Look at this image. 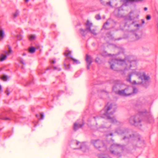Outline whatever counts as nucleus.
<instances>
[{"instance_id":"1","label":"nucleus","mask_w":158,"mask_h":158,"mask_svg":"<svg viewBox=\"0 0 158 158\" xmlns=\"http://www.w3.org/2000/svg\"><path fill=\"white\" fill-rule=\"evenodd\" d=\"M135 61L134 57L130 56L125 57L124 59H112L109 62L112 69L116 71H125L129 69L131 66V63Z\"/></svg>"},{"instance_id":"48","label":"nucleus","mask_w":158,"mask_h":158,"mask_svg":"<svg viewBox=\"0 0 158 158\" xmlns=\"http://www.w3.org/2000/svg\"><path fill=\"white\" fill-rule=\"evenodd\" d=\"M110 136H113V133H110Z\"/></svg>"},{"instance_id":"31","label":"nucleus","mask_w":158,"mask_h":158,"mask_svg":"<svg viewBox=\"0 0 158 158\" xmlns=\"http://www.w3.org/2000/svg\"><path fill=\"white\" fill-rule=\"evenodd\" d=\"M106 0H99L100 3L102 5L105 6L106 2Z\"/></svg>"},{"instance_id":"18","label":"nucleus","mask_w":158,"mask_h":158,"mask_svg":"<svg viewBox=\"0 0 158 158\" xmlns=\"http://www.w3.org/2000/svg\"><path fill=\"white\" fill-rule=\"evenodd\" d=\"M28 37L30 40L31 41L35 40L36 37L35 35H30L28 36Z\"/></svg>"},{"instance_id":"5","label":"nucleus","mask_w":158,"mask_h":158,"mask_svg":"<svg viewBox=\"0 0 158 158\" xmlns=\"http://www.w3.org/2000/svg\"><path fill=\"white\" fill-rule=\"evenodd\" d=\"M91 143L98 150L104 151L107 149V147L109 144L107 141L104 142L99 139H93L91 141Z\"/></svg>"},{"instance_id":"11","label":"nucleus","mask_w":158,"mask_h":158,"mask_svg":"<svg viewBox=\"0 0 158 158\" xmlns=\"http://www.w3.org/2000/svg\"><path fill=\"white\" fill-rule=\"evenodd\" d=\"M143 112H141L140 114H143V117L149 123H152L154 122V119L151 115L149 111H147L145 110H143Z\"/></svg>"},{"instance_id":"27","label":"nucleus","mask_w":158,"mask_h":158,"mask_svg":"<svg viewBox=\"0 0 158 158\" xmlns=\"http://www.w3.org/2000/svg\"><path fill=\"white\" fill-rule=\"evenodd\" d=\"M71 59L76 64H78L80 63V62L78 60H76L73 58H72Z\"/></svg>"},{"instance_id":"42","label":"nucleus","mask_w":158,"mask_h":158,"mask_svg":"<svg viewBox=\"0 0 158 158\" xmlns=\"http://www.w3.org/2000/svg\"><path fill=\"white\" fill-rule=\"evenodd\" d=\"M99 59L98 58H96L95 59V61L96 62L98 63L99 61Z\"/></svg>"},{"instance_id":"35","label":"nucleus","mask_w":158,"mask_h":158,"mask_svg":"<svg viewBox=\"0 0 158 158\" xmlns=\"http://www.w3.org/2000/svg\"><path fill=\"white\" fill-rule=\"evenodd\" d=\"M5 93L7 95H8L9 94L10 92L9 91V90L8 88H6V90L5 91Z\"/></svg>"},{"instance_id":"29","label":"nucleus","mask_w":158,"mask_h":158,"mask_svg":"<svg viewBox=\"0 0 158 158\" xmlns=\"http://www.w3.org/2000/svg\"><path fill=\"white\" fill-rule=\"evenodd\" d=\"M98 157L99 158H111L109 156L106 157L102 154L99 155Z\"/></svg>"},{"instance_id":"19","label":"nucleus","mask_w":158,"mask_h":158,"mask_svg":"<svg viewBox=\"0 0 158 158\" xmlns=\"http://www.w3.org/2000/svg\"><path fill=\"white\" fill-rule=\"evenodd\" d=\"M35 51V48L34 47H31L29 48L28 51L31 53H33Z\"/></svg>"},{"instance_id":"54","label":"nucleus","mask_w":158,"mask_h":158,"mask_svg":"<svg viewBox=\"0 0 158 158\" xmlns=\"http://www.w3.org/2000/svg\"><path fill=\"white\" fill-rule=\"evenodd\" d=\"M36 117H37V118H38V117H39V115H38V114H36Z\"/></svg>"},{"instance_id":"26","label":"nucleus","mask_w":158,"mask_h":158,"mask_svg":"<svg viewBox=\"0 0 158 158\" xmlns=\"http://www.w3.org/2000/svg\"><path fill=\"white\" fill-rule=\"evenodd\" d=\"M0 118L2 119L5 120H11V119H13V118H8V117H4L2 116H1Z\"/></svg>"},{"instance_id":"25","label":"nucleus","mask_w":158,"mask_h":158,"mask_svg":"<svg viewBox=\"0 0 158 158\" xmlns=\"http://www.w3.org/2000/svg\"><path fill=\"white\" fill-rule=\"evenodd\" d=\"M8 78V76L5 75H3L1 77V78L4 81H6Z\"/></svg>"},{"instance_id":"36","label":"nucleus","mask_w":158,"mask_h":158,"mask_svg":"<svg viewBox=\"0 0 158 158\" xmlns=\"http://www.w3.org/2000/svg\"><path fill=\"white\" fill-rule=\"evenodd\" d=\"M101 94H102L103 95L104 94H107V93L105 91L103 90H102L101 91Z\"/></svg>"},{"instance_id":"6","label":"nucleus","mask_w":158,"mask_h":158,"mask_svg":"<svg viewBox=\"0 0 158 158\" xmlns=\"http://www.w3.org/2000/svg\"><path fill=\"white\" fill-rule=\"evenodd\" d=\"M141 112H143V110L139 111L138 114L131 116L129 118V121L131 124L137 127L142 125L143 120L141 117L143 116V114H140Z\"/></svg>"},{"instance_id":"49","label":"nucleus","mask_w":158,"mask_h":158,"mask_svg":"<svg viewBox=\"0 0 158 158\" xmlns=\"http://www.w3.org/2000/svg\"><path fill=\"white\" fill-rule=\"evenodd\" d=\"M98 118V116H97L96 117H94V119H96V118Z\"/></svg>"},{"instance_id":"33","label":"nucleus","mask_w":158,"mask_h":158,"mask_svg":"<svg viewBox=\"0 0 158 158\" xmlns=\"http://www.w3.org/2000/svg\"><path fill=\"white\" fill-rule=\"evenodd\" d=\"M19 61L23 64L25 65V63L24 62V60L22 58H20L19 60Z\"/></svg>"},{"instance_id":"55","label":"nucleus","mask_w":158,"mask_h":158,"mask_svg":"<svg viewBox=\"0 0 158 158\" xmlns=\"http://www.w3.org/2000/svg\"><path fill=\"white\" fill-rule=\"evenodd\" d=\"M127 25V22H126V23L125 24V26H126Z\"/></svg>"},{"instance_id":"50","label":"nucleus","mask_w":158,"mask_h":158,"mask_svg":"<svg viewBox=\"0 0 158 158\" xmlns=\"http://www.w3.org/2000/svg\"><path fill=\"white\" fill-rule=\"evenodd\" d=\"M147 9H147V7H144V10H147Z\"/></svg>"},{"instance_id":"24","label":"nucleus","mask_w":158,"mask_h":158,"mask_svg":"<svg viewBox=\"0 0 158 158\" xmlns=\"http://www.w3.org/2000/svg\"><path fill=\"white\" fill-rule=\"evenodd\" d=\"M6 56L3 54H1L0 56V60L2 61L6 59Z\"/></svg>"},{"instance_id":"53","label":"nucleus","mask_w":158,"mask_h":158,"mask_svg":"<svg viewBox=\"0 0 158 158\" xmlns=\"http://www.w3.org/2000/svg\"><path fill=\"white\" fill-rule=\"evenodd\" d=\"M140 1H139V2H141L143 1V0H140Z\"/></svg>"},{"instance_id":"30","label":"nucleus","mask_w":158,"mask_h":158,"mask_svg":"<svg viewBox=\"0 0 158 158\" xmlns=\"http://www.w3.org/2000/svg\"><path fill=\"white\" fill-rule=\"evenodd\" d=\"M4 33L3 31L2 30H0V36L1 39L3 37Z\"/></svg>"},{"instance_id":"16","label":"nucleus","mask_w":158,"mask_h":158,"mask_svg":"<svg viewBox=\"0 0 158 158\" xmlns=\"http://www.w3.org/2000/svg\"><path fill=\"white\" fill-rule=\"evenodd\" d=\"M103 28L106 29H109L111 28L109 20L107 21L103 25Z\"/></svg>"},{"instance_id":"47","label":"nucleus","mask_w":158,"mask_h":158,"mask_svg":"<svg viewBox=\"0 0 158 158\" xmlns=\"http://www.w3.org/2000/svg\"><path fill=\"white\" fill-rule=\"evenodd\" d=\"M0 91H2L1 86L0 85Z\"/></svg>"},{"instance_id":"39","label":"nucleus","mask_w":158,"mask_h":158,"mask_svg":"<svg viewBox=\"0 0 158 158\" xmlns=\"http://www.w3.org/2000/svg\"><path fill=\"white\" fill-rule=\"evenodd\" d=\"M50 62L52 64H54L56 62L55 60L54 59L50 60Z\"/></svg>"},{"instance_id":"46","label":"nucleus","mask_w":158,"mask_h":158,"mask_svg":"<svg viewBox=\"0 0 158 158\" xmlns=\"http://www.w3.org/2000/svg\"><path fill=\"white\" fill-rule=\"evenodd\" d=\"M143 48V50L144 51H148V49H146V48Z\"/></svg>"},{"instance_id":"21","label":"nucleus","mask_w":158,"mask_h":158,"mask_svg":"<svg viewBox=\"0 0 158 158\" xmlns=\"http://www.w3.org/2000/svg\"><path fill=\"white\" fill-rule=\"evenodd\" d=\"M19 11L17 10L13 14V18H15L17 17L19 15Z\"/></svg>"},{"instance_id":"2","label":"nucleus","mask_w":158,"mask_h":158,"mask_svg":"<svg viewBox=\"0 0 158 158\" xmlns=\"http://www.w3.org/2000/svg\"><path fill=\"white\" fill-rule=\"evenodd\" d=\"M117 106L115 105L108 103L105 106L104 109L101 111L102 115L101 117L103 118H106L112 123L119 125L122 123L117 121L114 117H112L110 115L113 114L115 111Z\"/></svg>"},{"instance_id":"15","label":"nucleus","mask_w":158,"mask_h":158,"mask_svg":"<svg viewBox=\"0 0 158 158\" xmlns=\"http://www.w3.org/2000/svg\"><path fill=\"white\" fill-rule=\"evenodd\" d=\"M83 125V123H81L78 122H75L73 125V130L75 131H76L78 129L82 127Z\"/></svg>"},{"instance_id":"10","label":"nucleus","mask_w":158,"mask_h":158,"mask_svg":"<svg viewBox=\"0 0 158 158\" xmlns=\"http://www.w3.org/2000/svg\"><path fill=\"white\" fill-rule=\"evenodd\" d=\"M64 54L66 58L64 62V65L66 69H69L70 67L69 62L72 58L71 56V52L69 50H66L64 53Z\"/></svg>"},{"instance_id":"45","label":"nucleus","mask_w":158,"mask_h":158,"mask_svg":"<svg viewBox=\"0 0 158 158\" xmlns=\"http://www.w3.org/2000/svg\"><path fill=\"white\" fill-rule=\"evenodd\" d=\"M141 21H142V23L143 24L144 23H145V21H144V19H142L141 20Z\"/></svg>"},{"instance_id":"23","label":"nucleus","mask_w":158,"mask_h":158,"mask_svg":"<svg viewBox=\"0 0 158 158\" xmlns=\"http://www.w3.org/2000/svg\"><path fill=\"white\" fill-rule=\"evenodd\" d=\"M130 88H131L132 89L131 91L132 93L131 94H136L138 92V89L136 88L133 87V88L131 87Z\"/></svg>"},{"instance_id":"51","label":"nucleus","mask_w":158,"mask_h":158,"mask_svg":"<svg viewBox=\"0 0 158 158\" xmlns=\"http://www.w3.org/2000/svg\"><path fill=\"white\" fill-rule=\"evenodd\" d=\"M23 56H25L26 55V53H24L23 54Z\"/></svg>"},{"instance_id":"56","label":"nucleus","mask_w":158,"mask_h":158,"mask_svg":"<svg viewBox=\"0 0 158 158\" xmlns=\"http://www.w3.org/2000/svg\"><path fill=\"white\" fill-rule=\"evenodd\" d=\"M21 67H22V68H23V66H22Z\"/></svg>"},{"instance_id":"8","label":"nucleus","mask_w":158,"mask_h":158,"mask_svg":"<svg viewBox=\"0 0 158 158\" xmlns=\"http://www.w3.org/2000/svg\"><path fill=\"white\" fill-rule=\"evenodd\" d=\"M85 25V29L84 30L81 28L80 30V33L82 35H85L87 34L86 31H89L94 35H97L95 30L94 29H91L90 28L92 26V23H91L90 22L89 20H87Z\"/></svg>"},{"instance_id":"34","label":"nucleus","mask_w":158,"mask_h":158,"mask_svg":"<svg viewBox=\"0 0 158 158\" xmlns=\"http://www.w3.org/2000/svg\"><path fill=\"white\" fill-rule=\"evenodd\" d=\"M96 19L97 20H99L101 19V17L99 15H97L95 16Z\"/></svg>"},{"instance_id":"43","label":"nucleus","mask_w":158,"mask_h":158,"mask_svg":"<svg viewBox=\"0 0 158 158\" xmlns=\"http://www.w3.org/2000/svg\"><path fill=\"white\" fill-rule=\"evenodd\" d=\"M53 67V68L54 69H57L59 71H60L61 70V69L60 68H57L56 67L54 66V67Z\"/></svg>"},{"instance_id":"17","label":"nucleus","mask_w":158,"mask_h":158,"mask_svg":"<svg viewBox=\"0 0 158 158\" xmlns=\"http://www.w3.org/2000/svg\"><path fill=\"white\" fill-rule=\"evenodd\" d=\"M106 36L108 37L109 39L114 40H119L121 39V38H119L117 39H114L113 35L110 33V32H109L107 33L106 34Z\"/></svg>"},{"instance_id":"38","label":"nucleus","mask_w":158,"mask_h":158,"mask_svg":"<svg viewBox=\"0 0 158 158\" xmlns=\"http://www.w3.org/2000/svg\"><path fill=\"white\" fill-rule=\"evenodd\" d=\"M151 17L150 15H147L146 17V19L147 20H149L151 19Z\"/></svg>"},{"instance_id":"44","label":"nucleus","mask_w":158,"mask_h":158,"mask_svg":"<svg viewBox=\"0 0 158 158\" xmlns=\"http://www.w3.org/2000/svg\"><path fill=\"white\" fill-rule=\"evenodd\" d=\"M32 81H29V82H27L26 83V84H25V86H28V85H30V83L31 82H32Z\"/></svg>"},{"instance_id":"32","label":"nucleus","mask_w":158,"mask_h":158,"mask_svg":"<svg viewBox=\"0 0 158 158\" xmlns=\"http://www.w3.org/2000/svg\"><path fill=\"white\" fill-rule=\"evenodd\" d=\"M111 2L109 1L108 2H106L105 5V6H112V5L111 4Z\"/></svg>"},{"instance_id":"20","label":"nucleus","mask_w":158,"mask_h":158,"mask_svg":"<svg viewBox=\"0 0 158 158\" xmlns=\"http://www.w3.org/2000/svg\"><path fill=\"white\" fill-rule=\"evenodd\" d=\"M7 46L8 48V51H5L4 52L6 54V55H8L12 51V50L11 48L9 45H8Z\"/></svg>"},{"instance_id":"14","label":"nucleus","mask_w":158,"mask_h":158,"mask_svg":"<svg viewBox=\"0 0 158 158\" xmlns=\"http://www.w3.org/2000/svg\"><path fill=\"white\" fill-rule=\"evenodd\" d=\"M139 16V14L137 12H134L133 11H131L129 14V19L130 20L135 19L138 18Z\"/></svg>"},{"instance_id":"9","label":"nucleus","mask_w":158,"mask_h":158,"mask_svg":"<svg viewBox=\"0 0 158 158\" xmlns=\"http://www.w3.org/2000/svg\"><path fill=\"white\" fill-rule=\"evenodd\" d=\"M116 87L117 86L115 85L113 86V89L115 91L116 94L119 95L124 96H128L131 95L132 93V89L131 88H127L124 89L115 91V89Z\"/></svg>"},{"instance_id":"13","label":"nucleus","mask_w":158,"mask_h":158,"mask_svg":"<svg viewBox=\"0 0 158 158\" xmlns=\"http://www.w3.org/2000/svg\"><path fill=\"white\" fill-rule=\"evenodd\" d=\"M93 58L90 55L87 54L86 55L85 60L86 62L87 68L88 69H89L90 66L92 62Z\"/></svg>"},{"instance_id":"22","label":"nucleus","mask_w":158,"mask_h":158,"mask_svg":"<svg viewBox=\"0 0 158 158\" xmlns=\"http://www.w3.org/2000/svg\"><path fill=\"white\" fill-rule=\"evenodd\" d=\"M131 25L132 26H133L137 28V29L138 30L139 29V27L142 26L141 24H135V23L134 22H133L131 23Z\"/></svg>"},{"instance_id":"3","label":"nucleus","mask_w":158,"mask_h":158,"mask_svg":"<svg viewBox=\"0 0 158 158\" xmlns=\"http://www.w3.org/2000/svg\"><path fill=\"white\" fill-rule=\"evenodd\" d=\"M115 132L118 135H123V139H132L135 140H140V136L137 133L132 131V130L127 128H120L115 130Z\"/></svg>"},{"instance_id":"12","label":"nucleus","mask_w":158,"mask_h":158,"mask_svg":"<svg viewBox=\"0 0 158 158\" xmlns=\"http://www.w3.org/2000/svg\"><path fill=\"white\" fill-rule=\"evenodd\" d=\"M76 144L77 145L79 146V147L76 148V149H81L83 152H85L87 149V147L84 142L81 143L77 141Z\"/></svg>"},{"instance_id":"4","label":"nucleus","mask_w":158,"mask_h":158,"mask_svg":"<svg viewBox=\"0 0 158 158\" xmlns=\"http://www.w3.org/2000/svg\"><path fill=\"white\" fill-rule=\"evenodd\" d=\"M134 75L139 76V79H140L141 81L136 82L135 81H133V82H132V84L137 85L142 84L145 87H146L148 85L150 77L149 76L146 75L144 73H143L141 74L139 72H137L135 71H134L129 74L128 76V78L127 79V81H128L131 82V77Z\"/></svg>"},{"instance_id":"37","label":"nucleus","mask_w":158,"mask_h":158,"mask_svg":"<svg viewBox=\"0 0 158 158\" xmlns=\"http://www.w3.org/2000/svg\"><path fill=\"white\" fill-rule=\"evenodd\" d=\"M140 1V0H129V2H139V1Z\"/></svg>"},{"instance_id":"52","label":"nucleus","mask_w":158,"mask_h":158,"mask_svg":"<svg viewBox=\"0 0 158 158\" xmlns=\"http://www.w3.org/2000/svg\"><path fill=\"white\" fill-rule=\"evenodd\" d=\"M29 0H25V1L26 2H27L29 1Z\"/></svg>"},{"instance_id":"7","label":"nucleus","mask_w":158,"mask_h":158,"mask_svg":"<svg viewBox=\"0 0 158 158\" xmlns=\"http://www.w3.org/2000/svg\"><path fill=\"white\" fill-rule=\"evenodd\" d=\"M123 148L122 146L119 144L114 143L110 146L109 150L112 154L120 156L121 153L118 151L122 150Z\"/></svg>"},{"instance_id":"40","label":"nucleus","mask_w":158,"mask_h":158,"mask_svg":"<svg viewBox=\"0 0 158 158\" xmlns=\"http://www.w3.org/2000/svg\"><path fill=\"white\" fill-rule=\"evenodd\" d=\"M40 119H43V118H44V114L43 113H40Z\"/></svg>"},{"instance_id":"41","label":"nucleus","mask_w":158,"mask_h":158,"mask_svg":"<svg viewBox=\"0 0 158 158\" xmlns=\"http://www.w3.org/2000/svg\"><path fill=\"white\" fill-rule=\"evenodd\" d=\"M17 38L19 40H21L22 39V37H21L20 35H18L17 36Z\"/></svg>"},{"instance_id":"28","label":"nucleus","mask_w":158,"mask_h":158,"mask_svg":"<svg viewBox=\"0 0 158 158\" xmlns=\"http://www.w3.org/2000/svg\"><path fill=\"white\" fill-rule=\"evenodd\" d=\"M133 36L135 37V40H138L140 38V36L139 35L135 33L133 34Z\"/></svg>"}]
</instances>
